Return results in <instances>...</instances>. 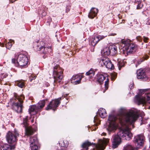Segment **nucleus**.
<instances>
[{
    "label": "nucleus",
    "mask_w": 150,
    "mask_h": 150,
    "mask_svg": "<svg viewBox=\"0 0 150 150\" xmlns=\"http://www.w3.org/2000/svg\"><path fill=\"white\" fill-rule=\"evenodd\" d=\"M32 122H33V120H32Z\"/></svg>",
    "instance_id": "nucleus-48"
},
{
    "label": "nucleus",
    "mask_w": 150,
    "mask_h": 150,
    "mask_svg": "<svg viewBox=\"0 0 150 150\" xmlns=\"http://www.w3.org/2000/svg\"><path fill=\"white\" fill-rule=\"evenodd\" d=\"M137 40L139 42H141L142 40V38L140 36H139L136 37Z\"/></svg>",
    "instance_id": "nucleus-36"
},
{
    "label": "nucleus",
    "mask_w": 150,
    "mask_h": 150,
    "mask_svg": "<svg viewBox=\"0 0 150 150\" xmlns=\"http://www.w3.org/2000/svg\"><path fill=\"white\" fill-rule=\"evenodd\" d=\"M141 1L142 0H135L134 3L137 4V9H140L141 8Z\"/></svg>",
    "instance_id": "nucleus-31"
},
{
    "label": "nucleus",
    "mask_w": 150,
    "mask_h": 150,
    "mask_svg": "<svg viewBox=\"0 0 150 150\" xmlns=\"http://www.w3.org/2000/svg\"><path fill=\"white\" fill-rule=\"evenodd\" d=\"M117 74L115 72L111 74V78L112 80H114L117 76Z\"/></svg>",
    "instance_id": "nucleus-34"
},
{
    "label": "nucleus",
    "mask_w": 150,
    "mask_h": 150,
    "mask_svg": "<svg viewBox=\"0 0 150 150\" xmlns=\"http://www.w3.org/2000/svg\"><path fill=\"white\" fill-rule=\"evenodd\" d=\"M13 42V40H10L9 41V42H8L7 43H6L5 45L6 48L8 49H10L12 45V42Z\"/></svg>",
    "instance_id": "nucleus-29"
},
{
    "label": "nucleus",
    "mask_w": 150,
    "mask_h": 150,
    "mask_svg": "<svg viewBox=\"0 0 150 150\" xmlns=\"http://www.w3.org/2000/svg\"><path fill=\"white\" fill-rule=\"evenodd\" d=\"M2 45L1 46L3 47L4 46V44H2Z\"/></svg>",
    "instance_id": "nucleus-46"
},
{
    "label": "nucleus",
    "mask_w": 150,
    "mask_h": 150,
    "mask_svg": "<svg viewBox=\"0 0 150 150\" xmlns=\"http://www.w3.org/2000/svg\"><path fill=\"white\" fill-rule=\"evenodd\" d=\"M129 88L130 89H132L134 88L133 83H132L129 86Z\"/></svg>",
    "instance_id": "nucleus-40"
},
{
    "label": "nucleus",
    "mask_w": 150,
    "mask_h": 150,
    "mask_svg": "<svg viewBox=\"0 0 150 150\" xmlns=\"http://www.w3.org/2000/svg\"><path fill=\"white\" fill-rule=\"evenodd\" d=\"M36 78V76H34V77H31L30 78V81H31L35 79Z\"/></svg>",
    "instance_id": "nucleus-41"
},
{
    "label": "nucleus",
    "mask_w": 150,
    "mask_h": 150,
    "mask_svg": "<svg viewBox=\"0 0 150 150\" xmlns=\"http://www.w3.org/2000/svg\"><path fill=\"white\" fill-rule=\"evenodd\" d=\"M147 89H140L139 94L135 96L134 101L139 105L144 104L146 103L150 104V93H145V91ZM149 108L150 109V106Z\"/></svg>",
    "instance_id": "nucleus-2"
},
{
    "label": "nucleus",
    "mask_w": 150,
    "mask_h": 150,
    "mask_svg": "<svg viewBox=\"0 0 150 150\" xmlns=\"http://www.w3.org/2000/svg\"><path fill=\"white\" fill-rule=\"evenodd\" d=\"M98 10L95 8H92L91 10L88 15V17L91 19L93 18L97 15Z\"/></svg>",
    "instance_id": "nucleus-18"
},
{
    "label": "nucleus",
    "mask_w": 150,
    "mask_h": 150,
    "mask_svg": "<svg viewBox=\"0 0 150 150\" xmlns=\"http://www.w3.org/2000/svg\"><path fill=\"white\" fill-rule=\"evenodd\" d=\"M98 10L95 8H92L91 10L88 15V17L91 19L93 18L97 15Z\"/></svg>",
    "instance_id": "nucleus-19"
},
{
    "label": "nucleus",
    "mask_w": 150,
    "mask_h": 150,
    "mask_svg": "<svg viewBox=\"0 0 150 150\" xmlns=\"http://www.w3.org/2000/svg\"><path fill=\"white\" fill-rule=\"evenodd\" d=\"M117 65H118L119 69L120 70L123 65L122 64H121L120 62L118 63Z\"/></svg>",
    "instance_id": "nucleus-39"
},
{
    "label": "nucleus",
    "mask_w": 150,
    "mask_h": 150,
    "mask_svg": "<svg viewBox=\"0 0 150 150\" xmlns=\"http://www.w3.org/2000/svg\"><path fill=\"white\" fill-rule=\"evenodd\" d=\"M16 84L21 88H23L24 86L23 81L22 80H18L15 81Z\"/></svg>",
    "instance_id": "nucleus-26"
},
{
    "label": "nucleus",
    "mask_w": 150,
    "mask_h": 150,
    "mask_svg": "<svg viewBox=\"0 0 150 150\" xmlns=\"http://www.w3.org/2000/svg\"><path fill=\"white\" fill-rule=\"evenodd\" d=\"M117 118L112 115H109L108 120L110 121L109 124L107 129L108 132L114 131L116 129L117 125L115 122Z\"/></svg>",
    "instance_id": "nucleus-10"
},
{
    "label": "nucleus",
    "mask_w": 150,
    "mask_h": 150,
    "mask_svg": "<svg viewBox=\"0 0 150 150\" xmlns=\"http://www.w3.org/2000/svg\"><path fill=\"white\" fill-rule=\"evenodd\" d=\"M37 50H41L43 54L47 53L48 51V50H51V47H45L43 46H40L39 45L37 46Z\"/></svg>",
    "instance_id": "nucleus-20"
},
{
    "label": "nucleus",
    "mask_w": 150,
    "mask_h": 150,
    "mask_svg": "<svg viewBox=\"0 0 150 150\" xmlns=\"http://www.w3.org/2000/svg\"><path fill=\"white\" fill-rule=\"evenodd\" d=\"M30 147L31 150H38V147L37 144L38 143L37 138L35 137H30Z\"/></svg>",
    "instance_id": "nucleus-16"
},
{
    "label": "nucleus",
    "mask_w": 150,
    "mask_h": 150,
    "mask_svg": "<svg viewBox=\"0 0 150 150\" xmlns=\"http://www.w3.org/2000/svg\"><path fill=\"white\" fill-rule=\"evenodd\" d=\"M146 24L147 25H150V17L149 18L147 19L145 21Z\"/></svg>",
    "instance_id": "nucleus-37"
},
{
    "label": "nucleus",
    "mask_w": 150,
    "mask_h": 150,
    "mask_svg": "<svg viewBox=\"0 0 150 150\" xmlns=\"http://www.w3.org/2000/svg\"><path fill=\"white\" fill-rule=\"evenodd\" d=\"M98 39V38L97 36L94 37L91 40V45L93 46H95L99 42V40Z\"/></svg>",
    "instance_id": "nucleus-27"
},
{
    "label": "nucleus",
    "mask_w": 150,
    "mask_h": 150,
    "mask_svg": "<svg viewBox=\"0 0 150 150\" xmlns=\"http://www.w3.org/2000/svg\"><path fill=\"white\" fill-rule=\"evenodd\" d=\"M12 62L16 66L24 67L27 65L28 58L25 55L20 54L17 56H16L14 59H12Z\"/></svg>",
    "instance_id": "nucleus-4"
},
{
    "label": "nucleus",
    "mask_w": 150,
    "mask_h": 150,
    "mask_svg": "<svg viewBox=\"0 0 150 150\" xmlns=\"http://www.w3.org/2000/svg\"><path fill=\"white\" fill-rule=\"evenodd\" d=\"M28 116L24 118L23 122V126L25 127V134L28 136H29L33 134L34 133V130L31 127H27V121H28Z\"/></svg>",
    "instance_id": "nucleus-13"
},
{
    "label": "nucleus",
    "mask_w": 150,
    "mask_h": 150,
    "mask_svg": "<svg viewBox=\"0 0 150 150\" xmlns=\"http://www.w3.org/2000/svg\"><path fill=\"white\" fill-rule=\"evenodd\" d=\"M53 75L54 79V83L60 82L63 78L62 69L57 65L54 67Z\"/></svg>",
    "instance_id": "nucleus-7"
},
{
    "label": "nucleus",
    "mask_w": 150,
    "mask_h": 150,
    "mask_svg": "<svg viewBox=\"0 0 150 150\" xmlns=\"http://www.w3.org/2000/svg\"><path fill=\"white\" fill-rule=\"evenodd\" d=\"M7 76V75H6V76H5V77H6Z\"/></svg>",
    "instance_id": "nucleus-47"
},
{
    "label": "nucleus",
    "mask_w": 150,
    "mask_h": 150,
    "mask_svg": "<svg viewBox=\"0 0 150 150\" xmlns=\"http://www.w3.org/2000/svg\"><path fill=\"white\" fill-rule=\"evenodd\" d=\"M103 135H105L106 134V133H103Z\"/></svg>",
    "instance_id": "nucleus-45"
},
{
    "label": "nucleus",
    "mask_w": 150,
    "mask_h": 150,
    "mask_svg": "<svg viewBox=\"0 0 150 150\" xmlns=\"http://www.w3.org/2000/svg\"><path fill=\"white\" fill-rule=\"evenodd\" d=\"M99 64L102 66H105L107 68L112 69L114 68V66L111 61L108 58H104L99 59Z\"/></svg>",
    "instance_id": "nucleus-11"
},
{
    "label": "nucleus",
    "mask_w": 150,
    "mask_h": 150,
    "mask_svg": "<svg viewBox=\"0 0 150 150\" xmlns=\"http://www.w3.org/2000/svg\"><path fill=\"white\" fill-rule=\"evenodd\" d=\"M139 117V115L136 110L129 111L122 117V119L120 120V124L123 127L122 130L120 131L117 135L113 136L112 142V147L113 149L117 148L121 142V139L129 140L132 135L130 132L132 125V128L134 127V123Z\"/></svg>",
    "instance_id": "nucleus-1"
},
{
    "label": "nucleus",
    "mask_w": 150,
    "mask_h": 150,
    "mask_svg": "<svg viewBox=\"0 0 150 150\" xmlns=\"http://www.w3.org/2000/svg\"><path fill=\"white\" fill-rule=\"evenodd\" d=\"M38 14L39 15H42V16H45L46 14V13L43 10H40V11L38 12Z\"/></svg>",
    "instance_id": "nucleus-35"
},
{
    "label": "nucleus",
    "mask_w": 150,
    "mask_h": 150,
    "mask_svg": "<svg viewBox=\"0 0 150 150\" xmlns=\"http://www.w3.org/2000/svg\"><path fill=\"white\" fill-rule=\"evenodd\" d=\"M148 56H147L144 59H148Z\"/></svg>",
    "instance_id": "nucleus-44"
},
{
    "label": "nucleus",
    "mask_w": 150,
    "mask_h": 150,
    "mask_svg": "<svg viewBox=\"0 0 150 150\" xmlns=\"http://www.w3.org/2000/svg\"><path fill=\"white\" fill-rule=\"evenodd\" d=\"M61 100L62 98L60 97L54 100H52L46 108V110H48L52 109L54 110H55L60 104V101Z\"/></svg>",
    "instance_id": "nucleus-12"
},
{
    "label": "nucleus",
    "mask_w": 150,
    "mask_h": 150,
    "mask_svg": "<svg viewBox=\"0 0 150 150\" xmlns=\"http://www.w3.org/2000/svg\"><path fill=\"white\" fill-rule=\"evenodd\" d=\"M107 75H103L102 74H98L97 76V81L100 84L103 83V81L106 79Z\"/></svg>",
    "instance_id": "nucleus-22"
},
{
    "label": "nucleus",
    "mask_w": 150,
    "mask_h": 150,
    "mask_svg": "<svg viewBox=\"0 0 150 150\" xmlns=\"http://www.w3.org/2000/svg\"><path fill=\"white\" fill-rule=\"evenodd\" d=\"M101 53L105 57H107L110 54L109 47L104 48L101 52Z\"/></svg>",
    "instance_id": "nucleus-25"
},
{
    "label": "nucleus",
    "mask_w": 150,
    "mask_h": 150,
    "mask_svg": "<svg viewBox=\"0 0 150 150\" xmlns=\"http://www.w3.org/2000/svg\"><path fill=\"white\" fill-rule=\"evenodd\" d=\"M134 142L138 148L143 146L144 142L143 136L142 135H138L135 136L134 138Z\"/></svg>",
    "instance_id": "nucleus-15"
},
{
    "label": "nucleus",
    "mask_w": 150,
    "mask_h": 150,
    "mask_svg": "<svg viewBox=\"0 0 150 150\" xmlns=\"http://www.w3.org/2000/svg\"><path fill=\"white\" fill-rule=\"evenodd\" d=\"M19 136V134L16 130L12 132L9 131L7 133L6 139L9 143L15 144L17 141V138Z\"/></svg>",
    "instance_id": "nucleus-9"
},
{
    "label": "nucleus",
    "mask_w": 150,
    "mask_h": 150,
    "mask_svg": "<svg viewBox=\"0 0 150 150\" xmlns=\"http://www.w3.org/2000/svg\"><path fill=\"white\" fill-rule=\"evenodd\" d=\"M45 104V101L44 100L40 101L37 105L30 106L29 109V113L33 115L36 114L37 112L40 111Z\"/></svg>",
    "instance_id": "nucleus-8"
},
{
    "label": "nucleus",
    "mask_w": 150,
    "mask_h": 150,
    "mask_svg": "<svg viewBox=\"0 0 150 150\" xmlns=\"http://www.w3.org/2000/svg\"><path fill=\"white\" fill-rule=\"evenodd\" d=\"M98 114L100 117L102 118H104L107 115L106 110L103 108H100L98 110Z\"/></svg>",
    "instance_id": "nucleus-23"
},
{
    "label": "nucleus",
    "mask_w": 150,
    "mask_h": 150,
    "mask_svg": "<svg viewBox=\"0 0 150 150\" xmlns=\"http://www.w3.org/2000/svg\"><path fill=\"white\" fill-rule=\"evenodd\" d=\"M14 96V99H17L18 101L17 102L14 101L12 105V108L17 113H21L22 112L23 108L22 98H24V97L23 96L20 97L17 96L16 94H15Z\"/></svg>",
    "instance_id": "nucleus-6"
},
{
    "label": "nucleus",
    "mask_w": 150,
    "mask_h": 150,
    "mask_svg": "<svg viewBox=\"0 0 150 150\" xmlns=\"http://www.w3.org/2000/svg\"><path fill=\"white\" fill-rule=\"evenodd\" d=\"M149 38H148L145 36L143 37V40L145 42H147Z\"/></svg>",
    "instance_id": "nucleus-38"
},
{
    "label": "nucleus",
    "mask_w": 150,
    "mask_h": 150,
    "mask_svg": "<svg viewBox=\"0 0 150 150\" xmlns=\"http://www.w3.org/2000/svg\"><path fill=\"white\" fill-rule=\"evenodd\" d=\"M107 36V35H98L96 36H97V38H98V39L99 40V41L100 40H101L103 39L105 37H106Z\"/></svg>",
    "instance_id": "nucleus-33"
},
{
    "label": "nucleus",
    "mask_w": 150,
    "mask_h": 150,
    "mask_svg": "<svg viewBox=\"0 0 150 150\" xmlns=\"http://www.w3.org/2000/svg\"><path fill=\"white\" fill-rule=\"evenodd\" d=\"M124 150H138L137 148H133L131 145H127L124 147Z\"/></svg>",
    "instance_id": "nucleus-28"
},
{
    "label": "nucleus",
    "mask_w": 150,
    "mask_h": 150,
    "mask_svg": "<svg viewBox=\"0 0 150 150\" xmlns=\"http://www.w3.org/2000/svg\"><path fill=\"white\" fill-rule=\"evenodd\" d=\"M122 46H123V50L126 51L127 54L134 53L137 49L135 45L132 43L129 39L122 40Z\"/></svg>",
    "instance_id": "nucleus-5"
},
{
    "label": "nucleus",
    "mask_w": 150,
    "mask_h": 150,
    "mask_svg": "<svg viewBox=\"0 0 150 150\" xmlns=\"http://www.w3.org/2000/svg\"><path fill=\"white\" fill-rule=\"evenodd\" d=\"M137 77L138 79L146 81L148 79L146 70L144 69L141 68L137 71Z\"/></svg>",
    "instance_id": "nucleus-14"
},
{
    "label": "nucleus",
    "mask_w": 150,
    "mask_h": 150,
    "mask_svg": "<svg viewBox=\"0 0 150 150\" xmlns=\"http://www.w3.org/2000/svg\"><path fill=\"white\" fill-rule=\"evenodd\" d=\"M82 76L80 75L77 74L73 76L71 79V82L75 84H77L80 83Z\"/></svg>",
    "instance_id": "nucleus-17"
},
{
    "label": "nucleus",
    "mask_w": 150,
    "mask_h": 150,
    "mask_svg": "<svg viewBox=\"0 0 150 150\" xmlns=\"http://www.w3.org/2000/svg\"><path fill=\"white\" fill-rule=\"evenodd\" d=\"M95 74V71L94 70L92 69H90L88 71L86 72V75L87 76H93Z\"/></svg>",
    "instance_id": "nucleus-30"
},
{
    "label": "nucleus",
    "mask_w": 150,
    "mask_h": 150,
    "mask_svg": "<svg viewBox=\"0 0 150 150\" xmlns=\"http://www.w3.org/2000/svg\"><path fill=\"white\" fill-rule=\"evenodd\" d=\"M108 82L109 80L108 78H107V80L105 81V90L103 91V92L104 93L106 90L108 88Z\"/></svg>",
    "instance_id": "nucleus-32"
},
{
    "label": "nucleus",
    "mask_w": 150,
    "mask_h": 150,
    "mask_svg": "<svg viewBox=\"0 0 150 150\" xmlns=\"http://www.w3.org/2000/svg\"><path fill=\"white\" fill-rule=\"evenodd\" d=\"M96 119H97V117H96V116H95V117H94V122H95V121H96Z\"/></svg>",
    "instance_id": "nucleus-43"
},
{
    "label": "nucleus",
    "mask_w": 150,
    "mask_h": 150,
    "mask_svg": "<svg viewBox=\"0 0 150 150\" xmlns=\"http://www.w3.org/2000/svg\"><path fill=\"white\" fill-rule=\"evenodd\" d=\"M116 35V34L115 33H112L110 34V35H111V36H114Z\"/></svg>",
    "instance_id": "nucleus-42"
},
{
    "label": "nucleus",
    "mask_w": 150,
    "mask_h": 150,
    "mask_svg": "<svg viewBox=\"0 0 150 150\" xmlns=\"http://www.w3.org/2000/svg\"><path fill=\"white\" fill-rule=\"evenodd\" d=\"M14 147V145L11 146L8 144H5L0 147V150H11Z\"/></svg>",
    "instance_id": "nucleus-24"
},
{
    "label": "nucleus",
    "mask_w": 150,
    "mask_h": 150,
    "mask_svg": "<svg viewBox=\"0 0 150 150\" xmlns=\"http://www.w3.org/2000/svg\"><path fill=\"white\" fill-rule=\"evenodd\" d=\"M109 139L105 138L103 139H99V143L97 144L86 142L83 144L82 147L83 148L85 149L86 150H87L89 146L93 145L94 147L91 150H103L105 146L109 142Z\"/></svg>",
    "instance_id": "nucleus-3"
},
{
    "label": "nucleus",
    "mask_w": 150,
    "mask_h": 150,
    "mask_svg": "<svg viewBox=\"0 0 150 150\" xmlns=\"http://www.w3.org/2000/svg\"><path fill=\"white\" fill-rule=\"evenodd\" d=\"M110 54L112 55L115 54L117 53V47L114 45H110L109 47Z\"/></svg>",
    "instance_id": "nucleus-21"
}]
</instances>
